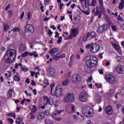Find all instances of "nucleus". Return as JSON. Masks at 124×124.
Wrapping results in <instances>:
<instances>
[{"label": "nucleus", "mask_w": 124, "mask_h": 124, "mask_svg": "<svg viewBox=\"0 0 124 124\" xmlns=\"http://www.w3.org/2000/svg\"><path fill=\"white\" fill-rule=\"evenodd\" d=\"M90 36H91V32H88V33L87 34L86 38H83L82 39V41H84V42H86L87 39H88V38H89V37H90Z\"/></svg>", "instance_id": "nucleus-31"}, {"label": "nucleus", "mask_w": 124, "mask_h": 124, "mask_svg": "<svg viewBox=\"0 0 124 124\" xmlns=\"http://www.w3.org/2000/svg\"><path fill=\"white\" fill-rule=\"evenodd\" d=\"M71 110L72 113H74L75 112V106H74V105H71Z\"/></svg>", "instance_id": "nucleus-34"}, {"label": "nucleus", "mask_w": 124, "mask_h": 124, "mask_svg": "<svg viewBox=\"0 0 124 124\" xmlns=\"http://www.w3.org/2000/svg\"><path fill=\"white\" fill-rule=\"evenodd\" d=\"M73 59H74V55L72 54V55L70 57V62L69 63V66H72V63H73Z\"/></svg>", "instance_id": "nucleus-25"}, {"label": "nucleus", "mask_w": 124, "mask_h": 124, "mask_svg": "<svg viewBox=\"0 0 124 124\" xmlns=\"http://www.w3.org/2000/svg\"><path fill=\"white\" fill-rule=\"evenodd\" d=\"M45 117V115L44 112H39L37 115V120H42V119H44Z\"/></svg>", "instance_id": "nucleus-18"}, {"label": "nucleus", "mask_w": 124, "mask_h": 124, "mask_svg": "<svg viewBox=\"0 0 124 124\" xmlns=\"http://www.w3.org/2000/svg\"><path fill=\"white\" fill-rule=\"evenodd\" d=\"M82 80V76L78 74H75L72 77V81L73 83H79Z\"/></svg>", "instance_id": "nucleus-7"}, {"label": "nucleus", "mask_w": 124, "mask_h": 124, "mask_svg": "<svg viewBox=\"0 0 124 124\" xmlns=\"http://www.w3.org/2000/svg\"><path fill=\"white\" fill-rule=\"evenodd\" d=\"M55 95L56 97H61L62 96V89L56 88L55 90Z\"/></svg>", "instance_id": "nucleus-13"}, {"label": "nucleus", "mask_w": 124, "mask_h": 124, "mask_svg": "<svg viewBox=\"0 0 124 124\" xmlns=\"http://www.w3.org/2000/svg\"><path fill=\"white\" fill-rule=\"evenodd\" d=\"M87 65L84 67V70L87 73H90L92 71V68L93 66H96L97 64V58L94 56L88 57L86 58Z\"/></svg>", "instance_id": "nucleus-1"}, {"label": "nucleus", "mask_w": 124, "mask_h": 124, "mask_svg": "<svg viewBox=\"0 0 124 124\" xmlns=\"http://www.w3.org/2000/svg\"><path fill=\"white\" fill-rule=\"evenodd\" d=\"M75 96L72 93H67L63 99V101L65 103H71L74 101Z\"/></svg>", "instance_id": "nucleus-4"}, {"label": "nucleus", "mask_w": 124, "mask_h": 124, "mask_svg": "<svg viewBox=\"0 0 124 124\" xmlns=\"http://www.w3.org/2000/svg\"><path fill=\"white\" fill-rule=\"evenodd\" d=\"M14 92V89H9L7 93V96L8 98H12V93Z\"/></svg>", "instance_id": "nucleus-19"}, {"label": "nucleus", "mask_w": 124, "mask_h": 124, "mask_svg": "<svg viewBox=\"0 0 124 124\" xmlns=\"http://www.w3.org/2000/svg\"><path fill=\"white\" fill-rule=\"evenodd\" d=\"M15 55L16 57V50L11 49L8 50L4 56V60L6 63H11L12 62V58Z\"/></svg>", "instance_id": "nucleus-2"}, {"label": "nucleus", "mask_w": 124, "mask_h": 124, "mask_svg": "<svg viewBox=\"0 0 124 124\" xmlns=\"http://www.w3.org/2000/svg\"><path fill=\"white\" fill-rule=\"evenodd\" d=\"M53 59L55 61H58V60H60V59H61V58L60 57V56L54 55Z\"/></svg>", "instance_id": "nucleus-38"}, {"label": "nucleus", "mask_w": 124, "mask_h": 124, "mask_svg": "<svg viewBox=\"0 0 124 124\" xmlns=\"http://www.w3.org/2000/svg\"><path fill=\"white\" fill-rule=\"evenodd\" d=\"M22 123V118H18L16 120V124H20Z\"/></svg>", "instance_id": "nucleus-33"}, {"label": "nucleus", "mask_w": 124, "mask_h": 124, "mask_svg": "<svg viewBox=\"0 0 124 124\" xmlns=\"http://www.w3.org/2000/svg\"><path fill=\"white\" fill-rule=\"evenodd\" d=\"M59 57H60V59H62L63 58H65V54H63L62 55L59 56Z\"/></svg>", "instance_id": "nucleus-56"}, {"label": "nucleus", "mask_w": 124, "mask_h": 124, "mask_svg": "<svg viewBox=\"0 0 124 124\" xmlns=\"http://www.w3.org/2000/svg\"><path fill=\"white\" fill-rule=\"evenodd\" d=\"M90 34L92 38H95V37H96V35H97V34L95 33V32L94 31H92L91 33H90Z\"/></svg>", "instance_id": "nucleus-30"}, {"label": "nucleus", "mask_w": 124, "mask_h": 124, "mask_svg": "<svg viewBox=\"0 0 124 124\" xmlns=\"http://www.w3.org/2000/svg\"><path fill=\"white\" fill-rule=\"evenodd\" d=\"M69 82H70V80H69V79H67L62 82V86H64V87H65L68 85Z\"/></svg>", "instance_id": "nucleus-22"}, {"label": "nucleus", "mask_w": 124, "mask_h": 124, "mask_svg": "<svg viewBox=\"0 0 124 124\" xmlns=\"http://www.w3.org/2000/svg\"><path fill=\"white\" fill-rule=\"evenodd\" d=\"M86 49H90L92 53H96L99 51L100 46L96 44H88L86 46Z\"/></svg>", "instance_id": "nucleus-3"}, {"label": "nucleus", "mask_w": 124, "mask_h": 124, "mask_svg": "<svg viewBox=\"0 0 124 124\" xmlns=\"http://www.w3.org/2000/svg\"><path fill=\"white\" fill-rule=\"evenodd\" d=\"M27 18L28 20H30L31 19V12H29L27 15Z\"/></svg>", "instance_id": "nucleus-51"}, {"label": "nucleus", "mask_w": 124, "mask_h": 124, "mask_svg": "<svg viewBox=\"0 0 124 124\" xmlns=\"http://www.w3.org/2000/svg\"><path fill=\"white\" fill-rule=\"evenodd\" d=\"M31 76H32V77H33L34 76V74H35L34 72H32V71H31Z\"/></svg>", "instance_id": "nucleus-61"}, {"label": "nucleus", "mask_w": 124, "mask_h": 124, "mask_svg": "<svg viewBox=\"0 0 124 124\" xmlns=\"http://www.w3.org/2000/svg\"><path fill=\"white\" fill-rule=\"evenodd\" d=\"M29 55L30 56H33L34 58L38 57V54H37V52H36V51H34L33 52L30 53Z\"/></svg>", "instance_id": "nucleus-28"}, {"label": "nucleus", "mask_w": 124, "mask_h": 124, "mask_svg": "<svg viewBox=\"0 0 124 124\" xmlns=\"http://www.w3.org/2000/svg\"><path fill=\"white\" fill-rule=\"evenodd\" d=\"M8 29H9V26H8V25L7 24H5L4 25V31H7L9 30Z\"/></svg>", "instance_id": "nucleus-37"}, {"label": "nucleus", "mask_w": 124, "mask_h": 124, "mask_svg": "<svg viewBox=\"0 0 124 124\" xmlns=\"http://www.w3.org/2000/svg\"><path fill=\"white\" fill-rule=\"evenodd\" d=\"M54 87H55V83H52L50 85V89H51V91H52L53 88H54Z\"/></svg>", "instance_id": "nucleus-48"}, {"label": "nucleus", "mask_w": 124, "mask_h": 124, "mask_svg": "<svg viewBox=\"0 0 124 124\" xmlns=\"http://www.w3.org/2000/svg\"><path fill=\"white\" fill-rule=\"evenodd\" d=\"M91 107L89 106H85L82 108V113L85 117H92L93 113L90 110Z\"/></svg>", "instance_id": "nucleus-5"}, {"label": "nucleus", "mask_w": 124, "mask_h": 124, "mask_svg": "<svg viewBox=\"0 0 124 124\" xmlns=\"http://www.w3.org/2000/svg\"><path fill=\"white\" fill-rule=\"evenodd\" d=\"M48 113H49V110H46L45 111V113H44V115H48Z\"/></svg>", "instance_id": "nucleus-59"}, {"label": "nucleus", "mask_w": 124, "mask_h": 124, "mask_svg": "<svg viewBox=\"0 0 124 124\" xmlns=\"http://www.w3.org/2000/svg\"><path fill=\"white\" fill-rule=\"evenodd\" d=\"M14 80H15V81H20V78L19 77V76L16 75L14 77Z\"/></svg>", "instance_id": "nucleus-36"}, {"label": "nucleus", "mask_w": 124, "mask_h": 124, "mask_svg": "<svg viewBox=\"0 0 124 124\" xmlns=\"http://www.w3.org/2000/svg\"><path fill=\"white\" fill-rule=\"evenodd\" d=\"M111 29L112 31H116L117 30V28H116V26L115 25H113L111 27Z\"/></svg>", "instance_id": "nucleus-45"}, {"label": "nucleus", "mask_w": 124, "mask_h": 124, "mask_svg": "<svg viewBox=\"0 0 124 124\" xmlns=\"http://www.w3.org/2000/svg\"><path fill=\"white\" fill-rule=\"evenodd\" d=\"M50 28L51 29H53V30H56V29H57L54 25H51Z\"/></svg>", "instance_id": "nucleus-63"}, {"label": "nucleus", "mask_w": 124, "mask_h": 124, "mask_svg": "<svg viewBox=\"0 0 124 124\" xmlns=\"http://www.w3.org/2000/svg\"><path fill=\"white\" fill-rule=\"evenodd\" d=\"M19 66H22V63L18 64V63H16L15 64V68H18V67L19 66Z\"/></svg>", "instance_id": "nucleus-43"}, {"label": "nucleus", "mask_w": 124, "mask_h": 124, "mask_svg": "<svg viewBox=\"0 0 124 124\" xmlns=\"http://www.w3.org/2000/svg\"><path fill=\"white\" fill-rule=\"evenodd\" d=\"M27 49V47L26 46V45L21 44L20 46L19 50L20 52H24V51H26Z\"/></svg>", "instance_id": "nucleus-20"}, {"label": "nucleus", "mask_w": 124, "mask_h": 124, "mask_svg": "<svg viewBox=\"0 0 124 124\" xmlns=\"http://www.w3.org/2000/svg\"><path fill=\"white\" fill-rule=\"evenodd\" d=\"M21 69L23 70V71H28V69L27 68H24V67H21Z\"/></svg>", "instance_id": "nucleus-50"}, {"label": "nucleus", "mask_w": 124, "mask_h": 124, "mask_svg": "<svg viewBox=\"0 0 124 124\" xmlns=\"http://www.w3.org/2000/svg\"><path fill=\"white\" fill-rule=\"evenodd\" d=\"M107 30V26L106 25H102L100 26L97 29V31L99 32H102L103 31H106Z\"/></svg>", "instance_id": "nucleus-16"}, {"label": "nucleus", "mask_w": 124, "mask_h": 124, "mask_svg": "<svg viewBox=\"0 0 124 124\" xmlns=\"http://www.w3.org/2000/svg\"><path fill=\"white\" fill-rule=\"evenodd\" d=\"M83 13L85 14L86 15H90V11H82Z\"/></svg>", "instance_id": "nucleus-42"}, {"label": "nucleus", "mask_w": 124, "mask_h": 124, "mask_svg": "<svg viewBox=\"0 0 124 124\" xmlns=\"http://www.w3.org/2000/svg\"><path fill=\"white\" fill-rule=\"evenodd\" d=\"M12 31H20V28L19 27H17L16 28H14L13 30H11Z\"/></svg>", "instance_id": "nucleus-40"}, {"label": "nucleus", "mask_w": 124, "mask_h": 124, "mask_svg": "<svg viewBox=\"0 0 124 124\" xmlns=\"http://www.w3.org/2000/svg\"><path fill=\"white\" fill-rule=\"evenodd\" d=\"M116 71L119 74H123L124 72V66L123 65L118 66L116 69Z\"/></svg>", "instance_id": "nucleus-15"}, {"label": "nucleus", "mask_w": 124, "mask_h": 124, "mask_svg": "<svg viewBox=\"0 0 124 124\" xmlns=\"http://www.w3.org/2000/svg\"><path fill=\"white\" fill-rule=\"evenodd\" d=\"M25 82L27 83V84H30V78H27Z\"/></svg>", "instance_id": "nucleus-62"}, {"label": "nucleus", "mask_w": 124, "mask_h": 124, "mask_svg": "<svg viewBox=\"0 0 124 124\" xmlns=\"http://www.w3.org/2000/svg\"><path fill=\"white\" fill-rule=\"evenodd\" d=\"M88 97H89V94H88V93L82 92L79 94V100L82 101V102H87V101H88V99H89Z\"/></svg>", "instance_id": "nucleus-6"}, {"label": "nucleus", "mask_w": 124, "mask_h": 124, "mask_svg": "<svg viewBox=\"0 0 124 124\" xmlns=\"http://www.w3.org/2000/svg\"><path fill=\"white\" fill-rule=\"evenodd\" d=\"M8 13L9 14V18H10V17H12V11H11V10L8 11Z\"/></svg>", "instance_id": "nucleus-41"}, {"label": "nucleus", "mask_w": 124, "mask_h": 124, "mask_svg": "<svg viewBox=\"0 0 124 124\" xmlns=\"http://www.w3.org/2000/svg\"><path fill=\"white\" fill-rule=\"evenodd\" d=\"M26 56H28V52L26 51L24 53L22 54V57H26Z\"/></svg>", "instance_id": "nucleus-46"}, {"label": "nucleus", "mask_w": 124, "mask_h": 124, "mask_svg": "<svg viewBox=\"0 0 124 124\" xmlns=\"http://www.w3.org/2000/svg\"><path fill=\"white\" fill-rule=\"evenodd\" d=\"M62 112H63V110H56L55 113H54V115L57 116V115H61Z\"/></svg>", "instance_id": "nucleus-32"}, {"label": "nucleus", "mask_w": 124, "mask_h": 124, "mask_svg": "<svg viewBox=\"0 0 124 124\" xmlns=\"http://www.w3.org/2000/svg\"><path fill=\"white\" fill-rule=\"evenodd\" d=\"M92 80H93V77H91L90 78H88L87 81L88 82H91V81H92Z\"/></svg>", "instance_id": "nucleus-60"}, {"label": "nucleus", "mask_w": 124, "mask_h": 124, "mask_svg": "<svg viewBox=\"0 0 124 124\" xmlns=\"http://www.w3.org/2000/svg\"><path fill=\"white\" fill-rule=\"evenodd\" d=\"M58 51H59V49L57 47H54L50 50L49 53L50 55H54L56 54Z\"/></svg>", "instance_id": "nucleus-21"}, {"label": "nucleus", "mask_w": 124, "mask_h": 124, "mask_svg": "<svg viewBox=\"0 0 124 124\" xmlns=\"http://www.w3.org/2000/svg\"><path fill=\"white\" fill-rule=\"evenodd\" d=\"M95 1L94 0H93L92 1V6H95Z\"/></svg>", "instance_id": "nucleus-54"}, {"label": "nucleus", "mask_w": 124, "mask_h": 124, "mask_svg": "<svg viewBox=\"0 0 124 124\" xmlns=\"http://www.w3.org/2000/svg\"><path fill=\"white\" fill-rule=\"evenodd\" d=\"M114 93H115V90H114L113 89H110L108 92V95L111 97V96H113V95H114Z\"/></svg>", "instance_id": "nucleus-26"}, {"label": "nucleus", "mask_w": 124, "mask_h": 124, "mask_svg": "<svg viewBox=\"0 0 124 124\" xmlns=\"http://www.w3.org/2000/svg\"><path fill=\"white\" fill-rule=\"evenodd\" d=\"M95 86H96L98 89H99V88H101L102 87V85L101 84H96Z\"/></svg>", "instance_id": "nucleus-58"}, {"label": "nucleus", "mask_w": 124, "mask_h": 124, "mask_svg": "<svg viewBox=\"0 0 124 124\" xmlns=\"http://www.w3.org/2000/svg\"><path fill=\"white\" fill-rule=\"evenodd\" d=\"M62 117L56 118H55V121H57L58 122H60V121H62Z\"/></svg>", "instance_id": "nucleus-49"}, {"label": "nucleus", "mask_w": 124, "mask_h": 124, "mask_svg": "<svg viewBox=\"0 0 124 124\" xmlns=\"http://www.w3.org/2000/svg\"><path fill=\"white\" fill-rule=\"evenodd\" d=\"M48 34H49V35H52V34H53V32L52 31H51L50 30H48Z\"/></svg>", "instance_id": "nucleus-53"}, {"label": "nucleus", "mask_w": 124, "mask_h": 124, "mask_svg": "<svg viewBox=\"0 0 124 124\" xmlns=\"http://www.w3.org/2000/svg\"><path fill=\"white\" fill-rule=\"evenodd\" d=\"M71 35L69 37V39H71L72 37L74 36H77V35L78 34V30L77 29H71Z\"/></svg>", "instance_id": "nucleus-12"}, {"label": "nucleus", "mask_w": 124, "mask_h": 124, "mask_svg": "<svg viewBox=\"0 0 124 124\" xmlns=\"http://www.w3.org/2000/svg\"><path fill=\"white\" fill-rule=\"evenodd\" d=\"M105 111L106 112V114L108 115H111L112 113L113 112V109H112V107L109 106L106 108L105 109Z\"/></svg>", "instance_id": "nucleus-14"}, {"label": "nucleus", "mask_w": 124, "mask_h": 124, "mask_svg": "<svg viewBox=\"0 0 124 124\" xmlns=\"http://www.w3.org/2000/svg\"><path fill=\"white\" fill-rule=\"evenodd\" d=\"M92 13H93V14L95 16H97L98 15V18H99V19H100V18H101V12L99 11L98 7H97L96 8V10L95 9H93L92 10Z\"/></svg>", "instance_id": "nucleus-9"}, {"label": "nucleus", "mask_w": 124, "mask_h": 124, "mask_svg": "<svg viewBox=\"0 0 124 124\" xmlns=\"http://www.w3.org/2000/svg\"><path fill=\"white\" fill-rule=\"evenodd\" d=\"M47 73L50 77H54L56 74V70L53 67H50L47 69Z\"/></svg>", "instance_id": "nucleus-10"}, {"label": "nucleus", "mask_w": 124, "mask_h": 124, "mask_svg": "<svg viewBox=\"0 0 124 124\" xmlns=\"http://www.w3.org/2000/svg\"><path fill=\"white\" fill-rule=\"evenodd\" d=\"M124 7V0H121V2L119 3V9H123Z\"/></svg>", "instance_id": "nucleus-23"}, {"label": "nucleus", "mask_w": 124, "mask_h": 124, "mask_svg": "<svg viewBox=\"0 0 124 124\" xmlns=\"http://www.w3.org/2000/svg\"><path fill=\"white\" fill-rule=\"evenodd\" d=\"M46 124H54L50 119H46L45 120Z\"/></svg>", "instance_id": "nucleus-35"}, {"label": "nucleus", "mask_w": 124, "mask_h": 124, "mask_svg": "<svg viewBox=\"0 0 124 124\" xmlns=\"http://www.w3.org/2000/svg\"><path fill=\"white\" fill-rule=\"evenodd\" d=\"M10 122V124H12L14 122V120L13 119H9L8 120Z\"/></svg>", "instance_id": "nucleus-52"}, {"label": "nucleus", "mask_w": 124, "mask_h": 124, "mask_svg": "<svg viewBox=\"0 0 124 124\" xmlns=\"http://www.w3.org/2000/svg\"><path fill=\"white\" fill-rule=\"evenodd\" d=\"M112 45L113 46V47L116 50V51H119L120 50V46L116 44H114L111 43Z\"/></svg>", "instance_id": "nucleus-27"}, {"label": "nucleus", "mask_w": 124, "mask_h": 124, "mask_svg": "<svg viewBox=\"0 0 124 124\" xmlns=\"http://www.w3.org/2000/svg\"><path fill=\"white\" fill-rule=\"evenodd\" d=\"M30 114L31 115L30 117V120H34V118H35L34 115L31 114V113H30Z\"/></svg>", "instance_id": "nucleus-47"}, {"label": "nucleus", "mask_w": 124, "mask_h": 124, "mask_svg": "<svg viewBox=\"0 0 124 124\" xmlns=\"http://www.w3.org/2000/svg\"><path fill=\"white\" fill-rule=\"evenodd\" d=\"M24 15H25V12H23L22 14L20 16V19H23Z\"/></svg>", "instance_id": "nucleus-57"}, {"label": "nucleus", "mask_w": 124, "mask_h": 124, "mask_svg": "<svg viewBox=\"0 0 124 124\" xmlns=\"http://www.w3.org/2000/svg\"><path fill=\"white\" fill-rule=\"evenodd\" d=\"M99 3L100 5V8L101 12H105V9L103 6V1L102 0H99Z\"/></svg>", "instance_id": "nucleus-17"}, {"label": "nucleus", "mask_w": 124, "mask_h": 124, "mask_svg": "<svg viewBox=\"0 0 124 124\" xmlns=\"http://www.w3.org/2000/svg\"><path fill=\"white\" fill-rule=\"evenodd\" d=\"M118 21H124V19H123V17H121V16L119 15L117 18Z\"/></svg>", "instance_id": "nucleus-44"}, {"label": "nucleus", "mask_w": 124, "mask_h": 124, "mask_svg": "<svg viewBox=\"0 0 124 124\" xmlns=\"http://www.w3.org/2000/svg\"><path fill=\"white\" fill-rule=\"evenodd\" d=\"M95 99L96 100L97 103L101 102V96L97 95L95 97Z\"/></svg>", "instance_id": "nucleus-24"}, {"label": "nucleus", "mask_w": 124, "mask_h": 124, "mask_svg": "<svg viewBox=\"0 0 124 124\" xmlns=\"http://www.w3.org/2000/svg\"><path fill=\"white\" fill-rule=\"evenodd\" d=\"M99 72L100 74H103V70L99 69Z\"/></svg>", "instance_id": "nucleus-64"}, {"label": "nucleus", "mask_w": 124, "mask_h": 124, "mask_svg": "<svg viewBox=\"0 0 124 124\" xmlns=\"http://www.w3.org/2000/svg\"><path fill=\"white\" fill-rule=\"evenodd\" d=\"M7 116H8V117H16L15 114L13 113H9L7 114Z\"/></svg>", "instance_id": "nucleus-39"}, {"label": "nucleus", "mask_w": 124, "mask_h": 124, "mask_svg": "<svg viewBox=\"0 0 124 124\" xmlns=\"http://www.w3.org/2000/svg\"><path fill=\"white\" fill-rule=\"evenodd\" d=\"M46 104H48L49 105H52L53 103H54V100H50L49 99H46Z\"/></svg>", "instance_id": "nucleus-29"}, {"label": "nucleus", "mask_w": 124, "mask_h": 124, "mask_svg": "<svg viewBox=\"0 0 124 124\" xmlns=\"http://www.w3.org/2000/svg\"><path fill=\"white\" fill-rule=\"evenodd\" d=\"M31 85H32V86H35V82H34V80H31Z\"/></svg>", "instance_id": "nucleus-55"}, {"label": "nucleus", "mask_w": 124, "mask_h": 124, "mask_svg": "<svg viewBox=\"0 0 124 124\" xmlns=\"http://www.w3.org/2000/svg\"><path fill=\"white\" fill-rule=\"evenodd\" d=\"M25 31L27 32L28 31L30 32H33L34 31V29H33L32 25L27 24L25 27Z\"/></svg>", "instance_id": "nucleus-11"}, {"label": "nucleus", "mask_w": 124, "mask_h": 124, "mask_svg": "<svg viewBox=\"0 0 124 124\" xmlns=\"http://www.w3.org/2000/svg\"><path fill=\"white\" fill-rule=\"evenodd\" d=\"M106 80L110 84H114L116 81V79L114 76L110 75H107L106 76Z\"/></svg>", "instance_id": "nucleus-8"}]
</instances>
